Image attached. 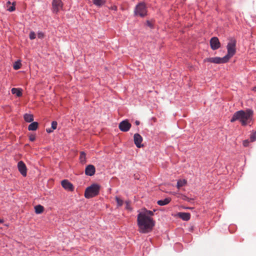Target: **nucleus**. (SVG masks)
Masks as SVG:
<instances>
[{"mask_svg": "<svg viewBox=\"0 0 256 256\" xmlns=\"http://www.w3.org/2000/svg\"><path fill=\"white\" fill-rule=\"evenodd\" d=\"M137 224L139 232L147 234L152 230L155 222L152 217L142 212H140L137 216Z\"/></svg>", "mask_w": 256, "mask_h": 256, "instance_id": "f257e3e1", "label": "nucleus"}, {"mask_svg": "<svg viewBox=\"0 0 256 256\" xmlns=\"http://www.w3.org/2000/svg\"><path fill=\"white\" fill-rule=\"evenodd\" d=\"M252 114L253 112L250 110H247L246 111L239 110L234 114L230 122H233L236 120H238L242 126H246L250 123Z\"/></svg>", "mask_w": 256, "mask_h": 256, "instance_id": "f03ea898", "label": "nucleus"}, {"mask_svg": "<svg viewBox=\"0 0 256 256\" xmlns=\"http://www.w3.org/2000/svg\"><path fill=\"white\" fill-rule=\"evenodd\" d=\"M100 186L99 184H94L88 187L84 192V196L86 198H90L98 194Z\"/></svg>", "mask_w": 256, "mask_h": 256, "instance_id": "7ed1b4c3", "label": "nucleus"}, {"mask_svg": "<svg viewBox=\"0 0 256 256\" xmlns=\"http://www.w3.org/2000/svg\"><path fill=\"white\" fill-rule=\"evenodd\" d=\"M236 40L234 39H230L227 45L228 54L224 56L227 62L236 54Z\"/></svg>", "mask_w": 256, "mask_h": 256, "instance_id": "20e7f679", "label": "nucleus"}, {"mask_svg": "<svg viewBox=\"0 0 256 256\" xmlns=\"http://www.w3.org/2000/svg\"><path fill=\"white\" fill-rule=\"evenodd\" d=\"M134 14L140 17H144L146 15L147 10L146 4L144 2L138 4L135 8Z\"/></svg>", "mask_w": 256, "mask_h": 256, "instance_id": "39448f33", "label": "nucleus"}, {"mask_svg": "<svg viewBox=\"0 0 256 256\" xmlns=\"http://www.w3.org/2000/svg\"><path fill=\"white\" fill-rule=\"evenodd\" d=\"M204 62H208L214 64H223L228 62L227 60H226L224 59V57H214L206 58L204 60Z\"/></svg>", "mask_w": 256, "mask_h": 256, "instance_id": "423d86ee", "label": "nucleus"}, {"mask_svg": "<svg viewBox=\"0 0 256 256\" xmlns=\"http://www.w3.org/2000/svg\"><path fill=\"white\" fill-rule=\"evenodd\" d=\"M63 4L61 0H53L52 2V10L54 13H58L62 9Z\"/></svg>", "mask_w": 256, "mask_h": 256, "instance_id": "0eeeda50", "label": "nucleus"}, {"mask_svg": "<svg viewBox=\"0 0 256 256\" xmlns=\"http://www.w3.org/2000/svg\"><path fill=\"white\" fill-rule=\"evenodd\" d=\"M132 126V124L128 122V120H122L119 124L118 128L124 132H128Z\"/></svg>", "mask_w": 256, "mask_h": 256, "instance_id": "6e6552de", "label": "nucleus"}, {"mask_svg": "<svg viewBox=\"0 0 256 256\" xmlns=\"http://www.w3.org/2000/svg\"><path fill=\"white\" fill-rule=\"evenodd\" d=\"M210 46L212 50H216L220 47V43L217 37H213L210 40Z\"/></svg>", "mask_w": 256, "mask_h": 256, "instance_id": "1a4fd4ad", "label": "nucleus"}, {"mask_svg": "<svg viewBox=\"0 0 256 256\" xmlns=\"http://www.w3.org/2000/svg\"><path fill=\"white\" fill-rule=\"evenodd\" d=\"M18 168L20 172L24 176H26L27 174V168L26 164L22 161H20L18 164Z\"/></svg>", "mask_w": 256, "mask_h": 256, "instance_id": "9d476101", "label": "nucleus"}, {"mask_svg": "<svg viewBox=\"0 0 256 256\" xmlns=\"http://www.w3.org/2000/svg\"><path fill=\"white\" fill-rule=\"evenodd\" d=\"M142 136L138 134H135L134 136V141L136 147L140 148L143 146L141 144L142 142Z\"/></svg>", "mask_w": 256, "mask_h": 256, "instance_id": "9b49d317", "label": "nucleus"}, {"mask_svg": "<svg viewBox=\"0 0 256 256\" xmlns=\"http://www.w3.org/2000/svg\"><path fill=\"white\" fill-rule=\"evenodd\" d=\"M61 184L62 186L65 190L69 191L74 190V188L71 182H70L68 180H64L62 181Z\"/></svg>", "mask_w": 256, "mask_h": 256, "instance_id": "f8f14e48", "label": "nucleus"}, {"mask_svg": "<svg viewBox=\"0 0 256 256\" xmlns=\"http://www.w3.org/2000/svg\"><path fill=\"white\" fill-rule=\"evenodd\" d=\"M96 172L95 167L92 164L88 166L85 170V174L87 176H92Z\"/></svg>", "mask_w": 256, "mask_h": 256, "instance_id": "ddd939ff", "label": "nucleus"}, {"mask_svg": "<svg viewBox=\"0 0 256 256\" xmlns=\"http://www.w3.org/2000/svg\"><path fill=\"white\" fill-rule=\"evenodd\" d=\"M171 201V198H166L164 200H158L157 204L159 206H165L168 204Z\"/></svg>", "mask_w": 256, "mask_h": 256, "instance_id": "4468645a", "label": "nucleus"}, {"mask_svg": "<svg viewBox=\"0 0 256 256\" xmlns=\"http://www.w3.org/2000/svg\"><path fill=\"white\" fill-rule=\"evenodd\" d=\"M178 215L184 220H188L190 219V214L189 213L180 212Z\"/></svg>", "mask_w": 256, "mask_h": 256, "instance_id": "2eb2a0df", "label": "nucleus"}, {"mask_svg": "<svg viewBox=\"0 0 256 256\" xmlns=\"http://www.w3.org/2000/svg\"><path fill=\"white\" fill-rule=\"evenodd\" d=\"M12 93L13 94H16L18 97L21 96H22V90L17 88H12Z\"/></svg>", "mask_w": 256, "mask_h": 256, "instance_id": "dca6fc26", "label": "nucleus"}, {"mask_svg": "<svg viewBox=\"0 0 256 256\" xmlns=\"http://www.w3.org/2000/svg\"><path fill=\"white\" fill-rule=\"evenodd\" d=\"M24 119L26 122H30L34 120L33 115L31 114H26L24 115Z\"/></svg>", "mask_w": 256, "mask_h": 256, "instance_id": "f3484780", "label": "nucleus"}, {"mask_svg": "<svg viewBox=\"0 0 256 256\" xmlns=\"http://www.w3.org/2000/svg\"><path fill=\"white\" fill-rule=\"evenodd\" d=\"M38 127V123L37 122H33L31 123L28 126L29 130H36Z\"/></svg>", "mask_w": 256, "mask_h": 256, "instance_id": "a211bd4d", "label": "nucleus"}, {"mask_svg": "<svg viewBox=\"0 0 256 256\" xmlns=\"http://www.w3.org/2000/svg\"><path fill=\"white\" fill-rule=\"evenodd\" d=\"M35 212L37 214L42 213L44 210V208L41 205H37L34 207Z\"/></svg>", "mask_w": 256, "mask_h": 256, "instance_id": "6ab92c4d", "label": "nucleus"}, {"mask_svg": "<svg viewBox=\"0 0 256 256\" xmlns=\"http://www.w3.org/2000/svg\"><path fill=\"white\" fill-rule=\"evenodd\" d=\"M186 184V180L184 179L180 180L177 182L176 187L180 189L181 187L185 186Z\"/></svg>", "mask_w": 256, "mask_h": 256, "instance_id": "aec40b11", "label": "nucleus"}, {"mask_svg": "<svg viewBox=\"0 0 256 256\" xmlns=\"http://www.w3.org/2000/svg\"><path fill=\"white\" fill-rule=\"evenodd\" d=\"M92 2L96 6H102L106 3V0H92Z\"/></svg>", "mask_w": 256, "mask_h": 256, "instance_id": "412c9836", "label": "nucleus"}, {"mask_svg": "<svg viewBox=\"0 0 256 256\" xmlns=\"http://www.w3.org/2000/svg\"><path fill=\"white\" fill-rule=\"evenodd\" d=\"M80 160L82 164H84L86 162V154L84 152H81L80 153Z\"/></svg>", "mask_w": 256, "mask_h": 256, "instance_id": "4be33fe9", "label": "nucleus"}, {"mask_svg": "<svg viewBox=\"0 0 256 256\" xmlns=\"http://www.w3.org/2000/svg\"><path fill=\"white\" fill-rule=\"evenodd\" d=\"M22 64L20 61L16 62L13 66V68L15 70L20 69L21 67Z\"/></svg>", "mask_w": 256, "mask_h": 256, "instance_id": "5701e85b", "label": "nucleus"}, {"mask_svg": "<svg viewBox=\"0 0 256 256\" xmlns=\"http://www.w3.org/2000/svg\"><path fill=\"white\" fill-rule=\"evenodd\" d=\"M115 199L116 201L118 206H121L123 204L124 201L120 198L116 196Z\"/></svg>", "mask_w": 256, "mask_h": 256, "instance_id": "b1692460", "label": "nucleus"}, {"mask_svg": "<svg viewBox=\"0 0 256 256\" xmlns=\"http://www.w3.org/2000/svg\"><path fill=\"white\" fill-rule=\"evenodd\" d=\"M250 140L251 142L256 140V131L251 134L250 136Z\"/></svg>", "mask_w": 256, "mask_h": 256, "instance_id": "393cba45", "label": "nucleus"}, {"mask_svg": "<svg viewBox=\"0 0 256 256\" xmlns=\"http://www.w3.org/2000/svg\"><path fill=\"white\" fill-rule=\"evenodd\" d=\"M143 214H146V216H148L150 217V216H152L154 215V212L151 210H146L144 212H142Z\"/></svg>", "mask_w": 256, "mask_h": 256, "instance_id": "a878e982", "label": "nucleus"}, {"mask_svg": "<svg viewBox=\"0 0 256 256\" xmlns=\"http://www.w3.org/2000/svg\"><path fill=\"white\" fill-rule=\"evenodd\" d=\"M58 123L56 121H53L52 122V130H56V128Z\"/></svg>", "mask_w": 256, "mask_h": 256, "instance_id": "bb28decb", "label": "nucleus"}, {"mask_svg": "<svg viewBox=\"0 0 256 256\" xmlns=\"http://www.w3.org/2000/svg\"><path fill=\"white\" fill-rule=\"evenodd\" d=\"M30 38V40H34L36 38V34L34 32H31L29 36Z\"/></svg>", "mask_w": 256, "mask_h": 256, "instance_id": "cd10ccee", "label": "nucleus"}, {"mask_svg": "<svg viewBox=\"0 0 256 256\" xmlns=\"http://www.w3.org/2000/svg\"><path fill=\"white\" fill-rule=\"evenodd\" d=\"M15 10V6L14 5V3L12 4V6H10L9 8H8V10L10 12H12L14 10Z\"/></svg>", "mask_w": 256, "mask_h": 256, "instance_id": "c85d7f7f", "label": "nucleus"}, {"mask_svg": "<svg viewBox=\"0 0 256 256\" xmlns=\"http://www.w3.org/2000/svg\"><path fill=\"white\" fill-rule=\"evenodd\" d=\"M126 203V208L128 210H130L131 208H130V202H128V201H126L125 202Z\"/></svg>", "mask_w": 256, "mask_h": 256, "instance_id": "c756f323", "label": "nucleus"}, {"mask_svg": "<svg viewBox=\"0 0 256 256\" xmlns=\"http://www.w3.org/2000/svg\"><path fill=\"white\" fill-rule=\"evenodd\" d=\"M44 36V34L42 32H40L38 34V37L39 38H42Z\"/></svg>", "mask_w": 256, "mask_h": 256, "instance_id": "7c9ffc66", "label": "nucleus"}, {"mask_svg": "<svg viewBox=\"0 0 256 256\" xmlns=\"http://www.w3.org/2000/svg\"><path fill=\"white\" fill-rule=\"evenodd\" d=\"M248 144H249L248 140H245L244 141L243 144L244 146H246V147L248 146Z\"/></svg>", "mask_w": 256, "mask_h": 256, "instance_id": "2f4dec72", "label": "nucleus"}, {"mask_svg": "<svg viewBox=\"0 0 256 256\" xmlns=\"http://www.w3.org/2000/svg\"><path fill=\"white\" fill-rule=\"evenodd\" d=\"M29 138H30V141L33 142V141H34L35 140L36 138H35V136H34L31 135V136H30Z\"/></svg>", "mask_w": 256, "mask_h": 256, "instance_id": "473e14b6", "label": "nucleus"}, {"mask_svg": "<svg viewBox=\"0 0 256 256\" xmlns=\"http://www.w3.org/2000/svg\"><path fill=\"white\" fill-rule=\"evenodd\" d=\"M182 200H186V201H188V202H190L191 200L190 198H188V197H187V196H183Z\"/></svg>", "mask_w": 256, "mask_h": 256, "instance_id": "72a5a7b5", "label": "nucleus"}, {"mask_svg": "<svg viewBox=\"0 0 256 256\" xmlns=\"http://www.w3.org/2000/svg\"><path fill=\"white\" fill-rule=\"evenodd\" d=\"M110 9L114 10H117V8L116 6H111Z\"/></svg>", "mask_w": 256, "mask_h": 256, "instance_id": "f704fd0d", "label": "nucleus"}, {"mask_svg": "<svg viewBox=\"0 0 256 256\" xmlns=\"http://www.w3.org/2000/svg\"><path fill=\"white\" fill-rule=\"evenodd\" d=\"M53 130H52V129H50V128H48V129H46V132H48V133H50V132H52L53 131Z\"/></svg>", "mask_w": 256, "mask_h": 256, "instance_id": "c9c22d12", "label": "nucleus"}, {"mask_svg": "<svg viewBox=\"0 0 256 256\" xmlns=\"http://www.w3.org/2000/svg\"><path fill=\"white\" fill-rule=\"evenodd\" d=\"M252 90L254 92H256V86L253 88Z\"/></svg>", "mask_w": 256, "mask_h": 256, "instance_id": "e433bc0d", "label": "nucleus"}, {"mask_svg": "<svg viewBox=\"0 0 256 256\" xmlns=\"http://www.w3.org/2000/svg\"><path fill=\"white\" fill-rule=\"evenodd\" d=\"M136 125H138V124H140V122H139L138 121H136Z\"/></svg>", "mask_w": 256, "mask_h": 256, "instance_id": "4c0bfd02", "label": "nucleus"}, {"mask_svg": "<svg viewBox=\"0 0 256 256\" xmlns=\"http://www.w3.org/2000/svg\"><path fill=\"white\" fill-rule=\"evenodd\" d=\"M7 4L10 5V1L8 2Z\"/></svg>", "mask_w": 256, "mask_h": 256, "instance_id": "58836bf2", "label": "nucleus"}, {"mask_svg": "<svg viewBox=\"0 0 256 256\" xmlns=\"http://www.w3.org/2000/svg\"><path fill=\"white\" fill-rule=\"evenodd\" d=\"M3 220L0 219V223H2Z\"/></svg>", "mask_w": 256, "mask_h": 256, "instance_id": "ea45409f", "label": "nucleus"}, {"mask_svg": "<svg viewBox=\"0 0 256 256\" xmlns=\"http://www.w3.org/2000/svg\"><path fill=\"white\" fill-rule=\"evenodd\" d=\"M148 24L149 26H150V23H149V22H148Z\"/></svg>", "mask_w": 256, "mask_h": 256, "instance_id": "a19ab883", "label": "nucleus"}]
</instances>
